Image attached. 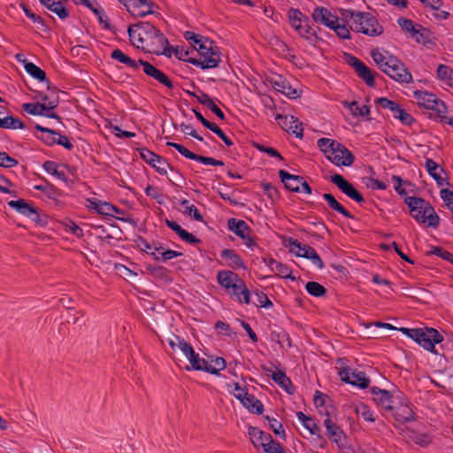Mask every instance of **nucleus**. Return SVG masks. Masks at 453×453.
<instances>
[{
    "label": "nucleus",
    "instance_id": "obj_1",
    "mask_svg": "<svg viewBox=\"0 0 453 453\" xmlns=\"http://www.w3.org/2000/svg\"><path fill=\"white\" fill-rule=\"evenodd\" d=\"M129 39L132 44L150 53L164 54L171 57V46L165 35L149 22H142L128 27Z\"/></svg>",
    "mask_w": 453,
    "mask_h": 453
},
{
    "label": "nucleus",
    "instance_id": "obj_2",
    "mask_svg": "<svg viewBox=\"0 0 453 453\" xmlns=\"http://www.w3.org/2000/svg\"><path fill=\"white\" fill-rule=\"evenodd\" d=\"M371 57L378 67L391 79L400 83L412 82V75L405 65L388 51L374 49Z\"/></svg>",
    "mask_w": 453,
    "mask_h": 453
},
{
    "label": "nucleus",
    "instance_id": "obj_3",
    "mask_svg": "<svg viewBox=\"0 0 453 453\" xmlns=\"http://www.w3.org/2000/svg\"><path fill=\"white\" fill-rule=\"evenodd\" d=\"M317 145L326 157L337 166H349L355 160L351 151L335 140L320 138Z\"/></svg>",
    "mask_w": 453,
    "mask_h": 453
},
{
    "label": "nucleus",
    "instance_id": "obj_4",
    "mask_svg": "<svg viewBox=\"0 0 453 453\" xmlns=\"http://www.w3.org/2000/svg\"><path fill=\"white\" fill-rule=\"evenodd\" d=\"M405 203L410 209L411 216L426 226L436 228L440 223V218L429 202L417 196H407Z\"/></svg>",
    "mask_w": 453,
    "mask_h": 453
},
{
    "label": "nucleus",
    "instance_id": "obj_5",
    "mask_svg": "<svg viewBox=\"0 0 453 453\" xmlns=\"http://www.w3.org/2000/svg\"><path fill=\"white\" fill-rule=\"evenodd\" d=\"M400 331L415 341L425 349L437 354L435 344L443 341V336L434 328H406L401 327Z\"/></svg>",
    "mask_w": 453,
    "mask_h": 453
},
{
    "label": "nucleus",
    "instance_id": "obj_6",
    "mask_svg": "<svg viewBox=\"0 0 453 453\" xmlns=\"http://www.w3.org/2000/svg\"><path fill=\"white\" fill-rule=\"evenodd\" d=\"M196 50L200 58H192V60H188V63L199 66L202 69L214 68L219 65L220 62V53L212 41L204 39L203 43L199 44Z\"/></svg>",
    "mask_w": 453,
    "mask_h": 453
},
{
    "label": "nucleus",
    "instance_id": "obj_7",
    "mask_svg": "<svg viewBox=\"0 0 453 453\" xmlns=\"http://www.w3.org/2000/svg\"><path fill=\"white\" fill-rule=\"evenodd\" d=\"M357 20L349 24V28L357 33H362L368 36L380 35L384 28L378 19L369 12H361L356 16Z\"/></svg>",
    "mask_w": 453,
    "mask_h": 453
},
{
    "label": "nucleus",
    "instance_id": "obj_8",
    "mask_svg": "<svg viewBox=\"0 0 453 453\" xmlns=\"http://www.w3.org/2000/svg\"><path fill=\"white\" fill-rule=\"evenodd\" d=\"M261 80L265 88H272L288 98L296 99L300 96V91L293 88L280 74L273 72L265 73L261 76Z\"/></svg>",
    "mask_w": 453,
    "mask_h": 453
},
{
    "label": "nucleus",
    "instance_id": "obj_9",
    "mask_svg": "<svg viewBox=\"0 0 453 453\" xmlns=\"http://www.w3.org/2000/svg\"><path fill=\"white\" fill-rule=\"evenodd\" d=\"M139 154L147 164L155 168L157 172L162 175L167 173L168 168L173 170L163 157L155 154L147 148L139 149Z\"/></svg>",
    "mask_w": 453,
    "mask_h": 453
},
{
    "label": "nucleus",
    "instance_id": "obj_10",
    "mask_svg": "<svg viewBox=\"0 0 453 453\" xmlns=\"http://www.w3.org/2000/svg\"><path fill=\"white\" fill-rule=\"evenodd\" d=\"M288 18L290 26L303 37H306L310 34V27L308 25L309 19L303 15L298 9L290 8L288 12Z\"/></svg>",
    "mask_w": 453,
    "mask_h": 453
},
{
    "label": "nucleus",
    "instance_id": "obj_11",
    "mask_svg": "<svg viewBox=\"0 0 453 453\" xmlns=\"http://www.w3.org/2000/svg\"><path fill=\"white\" fill-rule=\"evenodd\" d=\"M331 181L348 197L354 200L357 203L365 202L362 194L341 174H334L331 177Z\"/></svg>",
    "mask_w": 453,
    "mask_h": 453
},
{
    "label": "nucleus",
    "instance_id": "obj_12",
    "mask_svg": "<svg viewBox=\"0 0 453 453\" xmlns=\"http://www.w3.org/2000/svg\"><path fill=\"white\" fill-rule=\"evenodd\" d=\"M274 119L278 125L285 131L295 134L296 137L303 136V124L297 118L279 113L275 114Z\"/></svg>",
    "mask_w": 453,
    "mask_h": 453
},
{
    "label": "nucleus",
    "instance_id": "obj_13",
    "mask_svg": "<svg viewBox=\"0 0 453 453\" xmlns=\"http://www.w3.org/2000/svg\"><path fill=\"white\" fill-rule=\"evenodd\" d=\"M339 375L342 380L351 385L357 386L360 388H366L370 384V380L363 372L353 371L349 368H342L339 372Z\"/></svg>",
    "mask_w": 453,
    "mask_h": 453
},
{
    "label": "nucleus",
    "instance_id": "obj_14",
    "mask_svg": "<svg viewBox=\"0 0 453 453\" xmlns=\"http://www.w3.org/2000/svg\"><path fill=\"white\" fill-rule=\"evenodd\" d=\"M227 226L230 231L245 240L248 247H252L254 242L253 239L249 236L250 228L247 226L245 221L232 218L228 219Z\"/></svg>",
    "mask_w": 453,
    "mask_h": 453
},
{
    "label": "nucleus",
    "instance_id": "obj_15",
    "mask_svg": "<svg viewBox=\"0 0 453 453\" xmlns=\"http://www.w3.org/2000/svg\"><path fill=\"white\" fill-rule=\"evenodd\" d=\"M327 434L331 441L334 442L339 449H343L345 445L346 436L343 431L338 426L332 418L327 415L324 420Z\"/></svg>",
    "mask_w": 453,
    "mask_h": 453
},
{
    "label": "nucleus",
    "instance_id": "obj_16",
    "mask_svg": "<svg viewBox=\"0 0 453 453\" xmlns=\"http://www.w3.org/2000/svg\"><path fill=\"white\" fill-rule=\"evenodd\" d=\"M8 205L15 209L19 213L30 218L35 222L40 221V215L37 209L27 203L24 199L11 200L8 202Z\"/></svg>",
    "mask_w": 453,
    "mask_h": 453
},
{
    "label": "nucleus",
    "instance_id": "obj_17",
    "mask_svg": "<svg viewBox=\"0 0 453 453\" xmlns=\"http://www.w3.org/2000/svg\"><path fill=\"white\" fill-rule=\"evenodd\" d=\"M372 400L382 410L393 411V396L388 390L380 389L377 387L371 388Z\"/></svg>",
    "mask_w": 453,
    "mask_h": 453
},
{
    "label": "nucleus",
    "instance_id": "obj_18",
    "mask_svg": "<svg viewBox=\"0 0 453 453\" xmlns=\"http://www.w3.org/2000/svg\"><path fill=\"white\" fill-rule=\"evenodd\" d=\"M140 64L142 65V70L146 75L154 78L156 81L165 85L168 88H173V83L167 77V75H165L162 71L155 67L150 62L140 59Z\"/></svg>",
    "mask_w": 453,
    "mask_h": 453
},
{
    "label": "nucleus",
    "instance_id": "obj_19",
    "mask_svg": "<svg viewBox=\"0 0 453 453\" xmlns=\"http://www.w3.org/2000/svg\"><path fill=\"white\" fill-rule=\"evenodd\" d=\"M312 19L315 22L331 29L340 18L333 14L328 9L319 6L313 10Z\"/></svg>",
    "mask_w": 453,
    "mask_h": 453
},
{
    "label": "nucleus",
    "instance_id": "obj_20",
    "mask_svg": "<svg viewBox=\"0 0 453 453\" xmlns=\"http://www.w3.org/2000/svg\"><path fill=\"white\" fill-rule=\"evenodd\" d=\"M39 2L61 19L69 16V12L65 6L68 0H39Z\"/></svg>",
    "mask_w": 453,
    "mask_h": 453
},
{
    "label": "nucleus",
    "instance_id": "obj_21",
    "mask_svg": "<svg viewBox=\"0 0 453 453\" xmlns=\"http://www.w3.org/2000/svg\"><path fill=\"white\" fill-rule=\"evenodd\" d=\"M279 176L287 189L292 192H300L302 176L290 174L284 170H280Z\"/></svg>",
    "mask_w": 453,
    "mask_h": 453
},
{
    "label": "nucleus",
    "instance_id": "obj_22",
    "mask_svg": "<svg viewBox=\"0 0 453 453\" xmlns=\"http://www.w3.org/2000/svg\"><path fill=\"white\" fill-rule=\"evenodd\" d=\"M165 225L173 232H175L182 241L189 244H196L201 242V240L183 229L177 222L166 219Z\"/></svg>",
    "mask_w": 453,
    "mask_h": 453
},
{
    "label": "nucleus",
    "instance_id": "obj_23",
    "mask_svg": "<svg viewBox=\"0 0 453 453\" xmlns=\"http://www.w3.org/2000/svg\"><path fill=\"white\" fill-rule=\"evenodd\" d=\"M165 225L173 232H175L182 241L189 244H196L201 242V240L183 229L177 222L166 219Z\"/></svg>",
    "mask_w": 453,
    "mask_h": 453
},
{
    "label": "nucleus",
    "instance_id": "obj_24",
    "mask_svg": "<svg viewBox=\"0 0 453 453\" xmlns=\"http://www.w3.org/2000/svg\"><path fill=\"white\" fill-rule=\"evenodd\" d=\"M111 58L121 64H124L127 67L131 68L133 71H138L142 65L140 64V59L135 60L129 56L126 55L121 50L115 49L111 53Z\"/></svg>",
    "mask_w": 453,
    "mask_h": 453
},
{
    "label": "nucleus",
    "instance_id": "obj_25",
    "mask_svg": "<svg viewBox=\"0 0 453 453\" xmlns=\"http://www.w3.org/2000/svg\"><path fill=\"white\" fill-rule=\"evenodd\" d=\"M261 436V447L266 453H286L282 446L274 441L270 434H265L264 432H259Z\"/></svg>",
    "mask_w": 453,
    "mask_h": 453
},
{
    "label": "nucleus",
    "instance_id": "obj_26",
    "mask_svg": "<svg viewBox=\"0 0 453 453\" xmlns=\"http://www.w3.org/2000/svg\"><path fill=\"white\" fill-rule=\"evenodd\" d=\"M193 96H195L197 101L206 106L208 109H210L218 118L224 120L225 119V114L224 112L219 108V106L211 100V98L204 92H200L199 95H196L195 93H191Z\"/></svg>",
    "mask_w": 453,
    "mask_h": 453
},
{
    "label": "nucleus",
    "instance_id": "obj_27",
    "mask_svg": "<svg viewBox=\"0 0 453 453\" xmlns=\"http://www.w3.org/2000/svg\"><path fill=\"white\" fill-rule=\"evenodd\" d=\"M235 286L237 288H231L229 290H227L229 295L232 296H235L237 301L240 303H250V295L244 281L241 280V282H237L234 284V287Z\"/></svg>",
    "mask_w": 453,
    "mask_h": 453
},
{
    "label": "nucleus",
    "instance_id": "obj_28",
    "mask_svg": "<svg viewBox=\"0 0 453 453\" xmlns=\"http://www.w3.org/2000/svg\"><path fill=\"white\" fill-rule=\"evenodd\" d=\"M425 167L437 184L442 186L444 183V178L441 176V173H444L443 168L431 158H426Z\"/></svg>",
    "mask_w": 453,
    "mask_h": 453
},
{
    "label": "nucleus",
    "instance_id": "obj_29",
    "mask_svg": "<svg viewBox=\"0 0 453 453\" xmlns=\"http://www.w3.org/2000/svg\"><path fill=\"white\" fill-rule=\"evenodd\" d=\"M272 380L284 391L288 394H294L295 388L291 382V380L286 375L285 372L280 369H278L274 374H273Z\"/></svg>",
    "mask_w": 453,
    "mask_h": 453
},
{
    "label": "nucleus",
    "instance_id": "obj_30",
    "mask_svg": "<svg viewBox=\"0 0 453 453\" xmlns=\"http://www.w3.org/2000/svg\"><path fill=\"white\" fill-rule=\"evenodd\" d=\"M219 283L224 287L226 290H229L231 288H234V284L237 282H241V280L238 275L231 271H219L217 276ZM235 288H237L235 286Z\"/></svg>",
    "mask_w": 453,
    "mask_h": 453
},
{
    "label": "nucleus",
    "instance_id": "obj_31",
    "mask_svg": "<svg viewBox=\"0 0 453 453\" xmlns=\"http://www.w3.org/2000/svg\"><path fill=\"white\" fill-rule=\"evenodd\" d=\"M414 97L417 100V104L420 107H424L425 109L431 110L433 105L437 99L436 96L429 93L427 91H420L417 90L414 92Z\"/></svg>",
    "mask_w": 453,
    "mask_h": 453
},
{
    "label": "nucleus",
    "instance_id": "obj_32",
    "mask_svg": "<svg viewBox=\"0 0 453 453\" xmlns=\"http://www.w3.org/2000/svg\"><path fill=\"white\" fill-rule=\"evenodd\" d=\"M35 128L42 132V134L37 136L38 139H40L49 146L56 144V140L58 139V132L48 127H44L39 124H36L35 126Z\"/></svg>",
    "mask_w": 453,
    "mask_h": 453
},
{
    "label": "nucleus",
    "instance_id": "obj_33",
    "mask_svg": "<svg viewBox=\"0 0 453 453\" xmlns=\"http://www.w3.org/2000/svg\"><path fill=\"white\" fill-rule=\"evenodd\" d=\"M323 198L332 210L339 212L348 219H354L353 215L348 210H346L332 194L325 193L323 194Z\"/></svg>",
    "mask_w": 453,
    "mask_h": 453
},
{
    "label": "nucleus",
    "instance_id": "obj_34",
    "mask_svg": "<svg viewBox=\"0 0 453 453\" xmlns=\"http://www.w3.org/2000/svg\"><path fill=\"white\" fill-rule=\"evenodd\" d=\"M437 78L445 85L453 88V69L449 65L441 64L437 67Z\"/></svg>",
    "mask_w": 453,
    "mask_h": 453
},
{
    "label": "nucleus",
    "instance_id": "obj_35",
    "mask_svg": "<svg viewBox=\"0 0 453 453\" xmlns=\"http://www.w3.org/2000/svg\"><path fill=\"white\" fill-rule=\"evenodd\" d=\"M296 417L298 420L303 424V426L309 430L311 434L317 435L318 437L321 438L319 435L320 433V427L313 421V419L306 416L303 411H298L296 413Z\"/></svg>",
    "mask_w": 453,
    "mask_h": 453
},
{
    "label": "nucleus",
    "instance_id": "obj_36",
    "mask_svg": "<svg viewBox=\"0 0 453 453\" xmlns=\"http://www.w3.org/2000/svg\"><path fill=\"white\" fill-rule=\"evenodd\" d=\"M93 208L96 210V211L102 215L106 216H113L114 212H119V209L114 205H111L109 203L102 202L96 199L90 201Z\"/></svg>",
    "mask_w": 453,
    "mask_h": 453
},
{
    "label": "nucleus",
    "instance_id": "obj_37",
    "mask_svg": "<svg viewBox=\"0 0 453 453\" xmlns=\"http://www.w3.org/2000/svg\"><path fill=\"white\" fill-rule=\"evenodd\" d=\"M0 127L5 129H24L26 125L19 119L13 116L0 118Z\"/></svg>",
    "mask_w": 453,
    "mask_h": 453
},
{
    "label": "nucleus",
    "instance_id": "obj_38",
    "mask_svg": "<svg viewBox=\"0 0 453 453\" xmlns=\"http://www.w3.org/2000/svg\"><path fill=\"white\" fill-rule=\"evenodd\" d=\"M42 167L48 173L52 174L65 182H68V177L65 173L58 171V165L55 161L47 160L43 163Z\"/></svg>",
    "mask_w": 453,
    "mask_h": 453
},
{
    "label": "nucleus",
    "instance_id": "obj_39",
    "mask_svg": "<svg viewBox=\"0 0 453 453\" xmlns=\"http://www.w3.org/2000/svg\"><path fill=\"white\" fill-rule=\"evenodd\" d=\"M221 258L226 260L227 265L231 267L242 266V262L240 257L233 250H223L221 252Z\"/></svg>",
    "mask_w": 453,
    "mask_h": 453
},
{
    "label": "nucleus",
    "instance_id": "obj_40",
    "mask_svg": "<svg viewBox=\"0 0 453 453\" xmlns=\"http://www.w3.org/2000/svg\"><path fill=\"white\" fill-rule=\"evenodd\" d=\"M285 247L288 248L291 252H295L297 257H303L304 249L307 245H303L298 240L288 237L284 240Z\"/></svg>",
    "mask_w": 453,
    "mask_h": 453
},
{
    "label": "nucleus",
    "instance_id": "obj_41",
    "mask_svg": "<svg viewBox=\"0 0 453 453\" xmlns=\"http://www.w3.org/2000/svg\"><path fill=\"white\" fill-rule=\"evenodd\" d=\"M399 422H409L413 419L414 412L409 405L401 406L394 414Z\"/></svg>",
    "mask_w": 453,
    "mask_h": 453
},
{
    "label": "nucleus",
    "instance_id": "obj_42",
    "mask_svg": "<svg viewBox=\"0 0 453 453\" xmlns=\"http://www.w3.org/2000/svg\"><path fill=\"white\" fill-rule=\"evenodd\" d=\"M357 75L366 83L369 87L375 85L374 76L372 73L370 68H368L364 63L362 65L356 70Z\"/></svg>",
    "mask_w": 453,
    "mask_h": 453
},
{
    "label": "nucleus",
    "instance_id": "obj_43",
    "mask_svg": "<svg viewBox=\"0 0 453 453\" xmlns=\"http://www.w3.org/2000/svg\"><path fill=\"white\" fill-rule=\"evenodd\" d=\"M225 359L223 357H217L212 359L211 363L207 361L206 369L204 371L211 374H219V371L225 369Z\"/></svg>",
    "mask_w": 453,
    "mask_h": 453
},
{
    "label": "nucleus",
    "instance_id": "obj_44",
    "mask_svg": "<svg viewBox=\"0 0 453 453\" xmlns=\"http://www.w3.org/2000/svg\"><path fill=\"white\" fill-rule=\"evenodd\" d=\"M25 70L27 73H29L33 78L38 80L39 81H46V73L42 70L39 66L35 65L34 63H26Z\"/></svg>",
    "mask_w": 453,
    "mask_h": 453
},
{
    "label": "nucleus",
    "instance_id": "obj_45",
    "mask_svg": "<svg viewBox=\"0 0 453 453\" xmlns=\"http://www.w3.org/2000/svg\"><path fill=\"white\" fill-rule=\"evenodd\" d=\"M259 98L261 104L265 108V113L275 118V114L279 113L276 112L275 104L272 96L260 93Z\"/></svg>",
    "mask_w": 453,
    "mask_h": 453
},
{
    "label": "nucleus",
    "instance_id": "obj_46",
    "mask_svg": "<svg viewBox=\"0 0 453 453\" xmlns=\"http://www.w3.org/2000/svg\"><path fill=\"white\" fill-rule=\"evenodd\" d=\"M305 289L311 296L315 297H321L326 293V288L316 281L307 282Z\"/></svg>",
    "mask_w": 453,
    "mask_h": 453
},
{
    "label": "nucleus",
    "instance_id": "obj_47",
    "mask_svg": "<svg viewBox=\"0 0 453 453\" xmlns=\"http://www.w3.org/2000/svg\"><path fill=\"white\" fill-rule=\"evenodd\" d=\"M180 206L185 210L184 212L193 216L196 221H203L202 214L194 204H189L188 200L183 199L180 202Z\"/></svg>",
    "mask_w": 453,
    "mask_h": 453
},
{
    "label": "nucleus",
    "instance_id": "obj_48",
    "mask_svg": "<svg viewBox=\"0 0 453 453\" xmlns=\"http://www.w3.org/2000/svg\"><path fill=\"white\" fill-rule=\"evenodd\" d=\"M392 114L395 119H400L403 124L411 126L414 122L413 117L399 104L395 108Z\"/></svg>",
    "mask_w": 453,
    "mask_h": 453
},
{
    "label": "nucleus",
    "instance_id": "obj_49",
    "mask_svg": "<svg viewBox=\"0 0 453 453\" xmlns=\"http://www.w3.org/2000/svg\"><path fill=\"white\" fill-rule=\"evenodd\" d=\"M187 358L194 370L204 371L206 369L207 360L200 358L199 355L196 353L194 349L191 354H188Z\"/></svg>",
    "mask_w": 453,
    "mask_h": 453
},
{
    "label": "nucleus",
    "instance_id": "obj_50",
    "mask_svg": "<svg viewBox=\"0 0 453 453\" xmlns=\"http://www.w3.org/2000/svg\"><path fill=\"white\" fill-rule=\"evenodd\" d=\"M272 269L273 271L275 272L277 275H279L281 278H288L291 279L292 280H295L296 279L294 276L291 275V270L287 265L280 262L273 261L272 264Z\"/></svg>",
    "mask_w": 453,
    "mask_h": 453
},
{
    "label": "nucleus",
    "instance_id": "obj_51",
    "mask_svg": "<svg viewBox=\"0 0 453 453\" xmlns=\"http://www.w3.org/2000/svg\"><path fill=\"white\" fill-rule=\"evenodd\" d=\"M356 412L357 416L363 418L368 422H374V412L365 403H359L356 406Z\"/></svg>",
    "mask_w": 453,
    "mask_h": 453
},
{
    "label": "nucleus",
    "instance_id": "obj_52",
    "mask_svg": "<svg viewBox=\"0 0 453 453\" xmlns=\"http://www.w3.org/2000/svg\"><path fill=\"white\" fill-rule=\"evenodd\" d=\"M23 110L31 115L42 116L43 111H45L46 104L41 103H27L23 104Z\"/></svg>",
    "mask_w": 453,
    "mask_h": 453
},
{
    "label": "nucleus",
    "instance_id": "obj_53",
    "mask_svg": "<svg viewBox=\"0 0 453 453\" xmlns=\"http://www.w3.org/2000/svg\"><path fill=\"white\" fill-rule=\"evenodd\" d=\"M431 110L437 113V117L440 119L441 122L447 120L448 109L443 101L437 98Z\"/></svg>",
    "mask_w": 453,
    "mask_h": 453
},
{
    "label": "nucleus",
    "instance_id": "obj_54",
    "mask_svg": "<svg viewBox=\"0 0 453 453\" xmlns=\"http://www.w3.org/2000/svg\"><path fill=\"white\" fill-rule=\"evenodd\" d=\"M184 38L192 44L194 50H197L199 44H203L205 39L192 31H186L184 33Z\"/></svg>",
    "mask_w": 453,
    "mask_h": 453
},
{
    "label": "nucleus",
    "instance_id": "obj_55",
    "mask_svg": "<svg viewBox=\"0 0 453 453\" xmlns=\"http://www.w3.org/2000/svg\"><path fill=\"white\" fill-rule=\"evenodd\" d=\"M335 32V34L342 39H349L350 38V32L349 27L346 26V23H340V19H338V22L335 23L333 27L331 28Z\"/></svg>",
    "mask_w": 453,
    "mask_h": 453
},
{
    "label": "nucleus",
    "instance_id": "obj_56",
    "mask_svg": "<svg viewBox=\"0 0 453 453\" xmlns=\"http://www.w3.org/2000/svg\"><path fill=\"white\" fill-rule=\"evenodd\" d=\"M166 145L176 149L182 156H184L185 157H187L188 159L196 160V157H197V156H198V155L193 153L192 151L188 150L186 147H184L183 145H181L180 143H176L173 142H167Z\"/></svg>",
    "mask_w": 453,
    "mask_h": 453
},
{
    "label": "nucleus",
    "instance_id": "obj_57",
    "mask_svg": "<svg viewBox=\"0 0 453 453\" xmlns=\"http://www.w3.org/2000/svg\"><path fill=\"white\" fill-rule=\"evenodd\" d=\"M349 109L353 115L355 116H368L370 113L369 106L363 104L359 105L357 102H352L349 104Z\"/></svg>",
    "mask_w": 453,
    "mask_h": 453
},
{
    "label": "nucleus",
    "instance_id": "obj_58",
    "mask_svg": "<svg viewBox=\"0 0 453 453\" xmlns=\"http://www.w3.org/2000/svg\"><path fill=\"white\" fill-rule=\"evenodd\" d=\"M359 12H355V11L349 10V9H341L340 10V14H341L340 19H342L344 23H348L349 25L353 24V22L357 20L356 16H358Z\"/></svg>",
    "mask_w": 453,
    "mask_h": 453
},
{
    "label": "nucleus",
    "instance_id": "obj_59",
    "mask_svg": "<svg viewBox=\"0 0 453 453\" xmlns=\"http://www.w3.org/2000/svg\"><path fill=\"white\" fill-rule=\"evenodd\" d=\"M34 188L36 190H40L45 193L50 198H55L58 195V190L55 186L47 182L46 180L44 185H35Z\"/></svg>",
    "mask_w": 453,
    "mask_h": 453
},
{
    "label": "nucleus",
    "instance_id": "obj_60",
    "mask_svg": "<svg viewBox=\"0 0 453 453\" xmlns=\"http://www.w3.org/2000/svg\"><path fill=\"white\" fill-rule=\"evenodd\" d=\"M264 418L268 421L270 428L274 432L275 434L282 435L285 437V431L280 422L273 418H270L269 416H264Z\"/></svg>",
    "mask_w": 453,
    "mask_h": 453
},
{
    "label": "nucleus",
    "instance_id": "obj_61",
    "mask_svg": "<svg viewBox=\"0 0 453 453\" xmlns=\"http://www.w3.org/2000/svg\"><path fill=\"white\" fill-rule=\"evenodd\" d=\"M19 164L18 160L9 156L6 152H0V166L12 168Z\"/></svg>",
    "mask_w": 453,
    "mask_h": 453
},
{
    "label": "nucleus",
    "instance_id": "obj_62",
    "mask_svg": "<svg viewBox=\"0 0 453 453\" xmlns=\"http://www.w3.org/2000/svg\"><path fill=\"white\" fill-rule=\"evenodd\" d=\"M257 150H258L261 152L266 153L267 156L270 157H274V158H276L279 161H282L283 160V157H281V155L275 149H273L272 147L265 146L264 144H257Z\"/></svg>",
    "mask_w": 453,
    "mask_h": 453
},
{
    "label": "nucleus",
    "instance_id": "obj_63",
    "mask_svg": "<svg viewBox=\"0 0 453 453\" xmlns=\"http://www.w3.org/2000/svg\"><path fill=\"white\" fill-rule=\"evenodd\" d=\"M170 52H171V54L173 52L174 56L178 59L188 62V60H192V58H193L188 57L189 51L184 50L183 48L171 46Z\"/></svg>",
    "mask_w": 453,
    "mask_h": 453
},
{
    "label": "nucleus",
    "instance_id": "obj_64",
    "mask_svg": "<svg viewBox=\"0 0 453 453\" xmlns=\"http://www.w3.org/2000/svg\"><path fill=\"white\" fill-rule=\"evenodd\" d=\"M211 132L217 134L226 146H232L234 144L233 141L225 134L221 128H219L215 123L211 125V127H209Z\"/></svg>",
    "mask_w": 453,
    "mask_h": 453
}]
</instances>
